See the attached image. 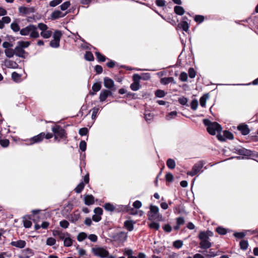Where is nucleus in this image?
Listing matches in <instances>:
<instances>
[{"mask_svg":"<svg viewBox=\"0 0 258 258\" xmlns=\"http://www.w3.org/2000/svg\"><path fill=\"white\" fill-rule=\"evenodd\" d=\"M124 227L130 231H131L134 229V223L132 221L127 220L124 222Z\"/></svg>","mask_w":258,"mask_h":258,"instance_id":"393cba45","label":"nucleus"},{"mask_svg":"<svg viewBox=\"0 0 258 258\" xmlns=\"http://www.w3.org/2000/svg\"><path fill=\"white\" fill-rule=\"evenodd\" d=\"M104 208L107 211L113 212L115 210V207L113 204L110 203H106L104 205Z\"/></svg>","mask_w":258,"mask_h":258,"instance_id":"bb28decb","label":"nucleus"},{"mask_svg":"<svg viewBox=\"0 0 258 258\" xmlns=\"http://www.w3.org/2000/svg\"><path fill=\"white\" fill-rule=\"evenodd\" d=\"M155 95L157 97L162 98L165 96L166 93L163 90H157L156 91Z\"/></svg>","mask_w":258,"mask_h":258,"instance_id":"37998d69","label":"nucleus"},{"mask_svg":"<svg viewBox=\"0 0 258 258\" xmlns=\"http://www.w3.org/2000/svg\"><path fill=\"white\" fill-rule=\"evenodd\" d=\"M40 35L43 38L47 39L51 37L52 35V31L46 30L43 32H41Z\"/></svg>","mask_w":258,"mask_h":258,"instance_id":"7c9ffc66","label":"nucleus"},{"mask_svg":"<svg viewBox=\"0 0 258 258\" xmlns=\"http://www.w3.org/2000/svg\"><path fill=\"white\" fill-rule=\"evenodd\" d=\"M37 27V28H39L41 31V32H43L48 29L47 26L42 23H39Z\"/></svg>","mask_w":258,"mask_h":258,"instance_id":"864d4df0","label":"nucleus"},{"mask_svg":"<svg viewBox=\"0 0 258 258\" xmlns=\"http://www.w3.org/2000/svg\"><path fill=\"white\" fill-rule=\"evenodd\" d=\"M15 65H17V63L9 59L5 60V66L8 68H13Z\"/></svg>","mask_w":258,"mask_h":258,"instance_id":"72a5a7b5","label":"nucleus"},{"mask_svg":"<svg viewBox=\"0 0 258 258\" xmlns=\"http://www.w3.org/2000/svg\"><path fill=\"white\" fill-rule=\"evenodd\" d=\"M52 234L54 236H57L60 240H63L65 238L66 235L68 236L70 235V234L68 233H62L59 230L53 231Z\"/></svg>","mask_w":258,"mask_h":258,"instance_id":"a211bd4d","label":"nucleus"},{"mask_svg":"<svg viewBox=\"0 0 258 258\" xmlns=\"http://www.w3.org/2000/svg\"><path fill=\"white\" fill-rule=\"evenodd\" d=\"M88 129L87 127H83L79 130V134L81 136H86L88 133Z\"/></svg>","mask_w":258,"mask_h":258,"instance_id":"6e6d98bb","label":"nucleus"},{"mask_svg":"<svg viewBox=\"0 0 258 258\" xmlns=\"http://www.w3.org/2000/svg\"><path fill=\"white\" fill-rule=\"evenodd\" d=\"M49 44L52 48H58L59 46V41L53 39L50 42Z\"/></svg>","mask_w":258,"mask_h":258,"instance_id":"8fccbe9b","label":"nucleus"},{"mask_svg":"<svg viewBox=\"0 0 258 258\" xmlns=\"http://www.w3.org/2000/svg\"><path fill=\"white\" fill-rule=\"evenodd\" d=\"M56 240L52 237L48 238L46 240V244L49 246H52L55 244Z\"/></svg>","mask_w":258,"mask_h":258,"instance_id":"4d7b16f0","label":"nucleus"},{"mask_svg":"<svg viewBox=\"0 0 258 258\" xmlns=\"http://www.w3.org/2000/svg\"><path fill=\"white\" fill-rule=\"evenodd\" d=\"M183 245V242L181 240H176L173 242V246L177 248H180Z\"/></svg>","mask_w":258,"mask_h":258,"instance_id":"e2e57ef3","label":"nucleus"},{"mask_svg":"<svg viewBox=\"0 0 258 258\" xmlns=\"http://www.w3.org/2000/svg\"><path fill=\"white\" fill-rule=\"evenodd\" d=\"M174 12L176 15L179 16L183 15L185 13L183 8L179 6H176L174 7Z\"/></svg>","mask_w":258,"mask_h":258,"instance_id":"412c9836","label":"nucleus"},{"mask_svg":"<svg viewBox=\"0 0 258 258\" xmlns=\"http://www.w3.org/2000/svg\"><path fill=\"white\" fill-rule=\"evenodd\" d=\"M203 123L207 126L208 132L211 135H215L216 133L220 134L222 131L221 125L216 122H212L208 119H204Z\"/></svg>","mask_w":258,"mask_h":258,"instance_id":"f03ea898","label":"nucleus"},{"mask_svg":"<svg viewBox=\"0 0 258 258\" xmlns=\"http://www.w3.org/2000/svg\"><path fill=\"white\" fill-rule=\"evenodd\" d=\"M23 253L25 255H30V257L31 256H32L34 254V253H33L32 250L29 248H27V249L23 250Z\"/></svg>","mask_w":258,"mask_h":258,"instance_id":"0e129e2a","label":"nucleus"},{"mask_svg":"<svg viewBox=\"0 0 258 258\" xmlns=\"http://www.w3.org/2000/svg\"><path fill=\"white\" fill-rule=\"evenodd\" d=\"M21 75L16 72H13L12 74V78L14 81L19 82L20 81Z\"/></svg>","mask_w":258,"mask_h":258,"instance_id":"473e14b6","label":"nucleus"},{"mask_svg":"<svg viewBox=\"0 0 258 258\" xmlns=\"http://www.w3.org/2000/svg\"><path fill=\"white\" fill-rule=\"evenodd\" d=\"M248 246V243L247 240H242L240 242V246L241 249L246 250Z\"/></svg>","mask_w":258,"mask_h":258,"instance_id":"de8ad7c7","label":"nucleus"},{"mask_svg":"<svg viewBox=\"0 0 258 258\" xmlns=\"http://www.w3.org/2000/svg\"><path fill=\"white\" fill-rule=\"evenodd\" d=\"M107 97H108L107 94L105 90H103L101 91L100 93V96H99L100 101H101V102L104 101Z\"/></svg>","mask_w":258,"mask_h":258,"instance_id":"2f4dec72","label":"nucleus"},{"mask_svg":"<svg viewBox=\"0 0 258 258\" xmlns=\"http://www.w3.org/2000/svg\"><path fill=\"white\" fill-rule=\"evenodd\" d=\"M52 131L54 134L55 140H57L58 138L64 139L67 137L65 130L59 125L53 126L52 127Z\"/></svg>","mask_w":258,"mask_h":258,"instance_id":"39448f33","label":"nucleus"},{"mask_svg":"<svg viewBox=\"0 0 258 258\" xmlns=\"http://www.w3.org/2000/svg\"><path fill=\"white\" fill-rule=\"evenodd\" d=\"M199 238L201 240H209V238L205 231H201L199 234Z\"/></svg>","mask_w":258,"mask_h":258,"instance_id":"c03bdc74","label":"nucleus"},{"mask_svg":"<svg viewBox=\"0 0 258 258\" xmlns=\"http://www.w3.org/2000/svg\"><path fill=\"white\" fill-rule=\"evenodd\" d=\"M160 82L162 84L166 85L169 83H172L173 84H176V82L173 77H164L161 79Z\"/></svg>","mask_w":258,"mask_h":258,"instance_id":"4468645a","label":"nucleus"},{"mask_svg":"<svg viewBox=\"0 0 258 258\" xmlns=\"http://www.w3.org/2000/svg\"><path fill=\"white\" fill-rule=\"evenodd\" d=\"M59 225L63 228H67L69 226V223L68 221L63 220L59 222Z\"/></svg>","mask_w":258,"mask_h":258,"instance_id":"338daca9","label":"nucleus"},{"mask_svg":"<svg viewBox=\"0 0 258 258\" xmlns=\"http://www.w3.org/2000/svg\"><path fill=\"white\" fill-rule=\"evenodd\" d=\"M86 147H87V144H86V142L85 141H81L79 144L80 149L82 151L85 152V150H86Z\"/></svg>","mask_w":258,"mask_h":258,"instance_id":"5fc2aeb1","label":"nucleus"},{"mask_svg":"<svg viewBox=\"0 0 258 258\" xmlns=\"http://www.w3.org/2000/svg\"><path fill=\"white\" fill-rule=\"evenodd\" d=\"M15 54L20 57L24 58L25 51L17 45L14 49Z\"/></svg>","mask_w":258,"mask_h":258,"instance_id":"2eb2a0df","label":"nucleus"},{"mask_svg":"<svg viewBox=\"0 0 258 258\" xmlns=\"http://www.w3.org/2000/svg\"><path fill=\"white\" fill-rule=\"evenodd\" d=\"M154 117V114L152 113H145L144 114V118L146 121L150 123L153 120Z\"/></svg>","mask_w":258,"mask_h":258,"instance_id":"5701e85b","label":"nucleus"},{"mask_svg":"<svg viewBox=\"0 0 258 258\" xmlns=\"http://www.w3.org/2000/svg\"><path fill=\"white\" fill-rule=\"evenodd\" d=\"M5 53L6 55L9 58L13 57L15 54L14 50L12 48L6 49L5 50Z\"/></svg>","mask_w":258,"mask_h":258,"instance_id":"f704fd0d","label":"nucleus"},{"mask_svg":"<svg viewBox=\"0 0 258 258\" xmlns=\"http://www.w3.org/2000/svg\"><path fill=\"white\" fill-rule=\"evenodd\" d=\"M84 201L86 205H91L94 203V198L92 195H87L84 197Z\"/></svg>","mask_w":258,"mask_h":258,"instance_id":"6ab92c4d","label":"nucleus"},{"mask_svg":"<svg viewBox=\"0 0 258 258\" xmlns=\"http://www.w3.org/2000/svg\"><path fill=\"white\" fill-rule=\"evenodd\" d=\"M177 113L176 111H173L170 112L166 116L167 120H171L172 118H174L177 115Z\"/></svg>","mask_w":258,"mask_h":258,"instance_id":"3c124183","label":"nucleus"},{"mask_svg":"<svg viewBox=\"0 0 258 258\" xmlns=\"http://www.w3.org/2000/svg\"><path fill=\"white\" fill-rule=\"evenodd\" d=\"M67 14V12L63 13L59 10H55L52 13L51 17L52 20H55L59 18H62L64 17Z\"/></svg>","mask_w":258,"mask_h":258,"instance_id":"9d476101","label":"nucleus"},{"mask_svg":"<svg viewBox=\"0 0 258 258\" xmlns=\"http://www.w3.org/2000/svg\"><path fill=\"white\" fill-rule=\"evenodd\" d=\"M87 237V235L85 232H80L77 236V240L79 241H82Z\"/></svg>","mask_w":258,"mask_h":258,"instance_id":"09e8293b","label":"nucleus"},{"mask_svg":"<svg viewBox=\"0 0 258 258\" xmlns=\"http://www.w3.org/2000/svg\"><path fill=\"white\" fill-rule=\"evenodd\" d=\"M23 223H24V226L25 228H30L32 226V222L27 219L26 216H24L23 218Z\"/></svg>","mask_w":258,"mask_h":258,"instance_id":"ea45409f","label":"nucleus"},{"mask_svg":"<svg viewBox=\"0 0 258 258\" xmlns=\"http://www.w3.org/2000/svg\"><path fill=\"white\" fill-rule=\"evenodd\" d=\"M209 96L208 94H204L203 96H202L200 99V105L205 107L206 104V100L209 98Z\"/></svg>","mask_w":258,"mask_h":258,"instance_id":"b1692460","label":"nucleus"},{"mask_svg":"<svg viewBox=\"0 0 258 258\" xmlns=\"http://www.w3.org/2000/svg\"><path fill=\"white\" fill-rule=\"evenodd\" d=\"M205 164L206 162L204 160L198 161L194 164L191 170L187 171L186 174L191 177L199 176L206 169Z\"/></svg>","mask_w":258,"mask_h":258,"instance_id":"f257e3e1","label":"nucleus"},{"mask_svg":"<svg viewBox=\"0 0 258 258\" xmlns=\"http://www.w3.org/2000/svg\"><path fill=\"white\" fill-rule=\"evenodd\" d=\"M99 109H100L99 107H94L91 110V111L92 112L91 115V118L92 120H95L96 119Z\"/></svg>","mask_w":258,"mask_h":258,"instance_id":"cd10ccee","label":"nucleus"},{"mask_svg":"<svg viewBox=\"0 0 258 258\" xmlns=\"http://www.w3.org/2000/svg\"><path fill=\"white\" fill-rule=\"evenodd\" d=\"M104 85L105 87L111 89L114 86V81L108 77H105L104 79Z\"/></svg>","mask_w":258,"mask_h":258,"instance_id":"dca6fc26","label":"nucleus"},{"mask_svg":"<svg viewBox=\"0 0 258 258\" xmlns=\"http://www.w3.org/2000/svg\"><path fill=\"white\" fill-rule=\"evenodd\" d=\"M71 4L69 1L65 2L60 6V9L62 11H65L70 7Z\"/></svg>","mask_w":258,"mask_h":258,"instance_id":"603ef678","label":"nucleus"},{"mask_svg":"<svg viewBox=\"0 0 258 258\" xmlns=\"http://www.w3.org/2000/svg\"><path fill=\"white\" fill-rule=\"evenodd\" d=\"M166 165L168 168L173 169L175 167L176 163L173 159L169 158L166 161Z\"/></svg>","mask_w":258,"mask_h":258,"instance_id":"4be33fe9","label":"nucleus"},{"mask_svg":"<svg viewBox=\"0 0 258 258\" xmlns=\"http://www.w3.org/2000/svg\"><path fill=\"white\" fill-rule=\"evenodd\" d=\"M85 59L87 61H93L94 59L92 53L89 51H86L85 54Z\"/></svg>","mask_w":258,"mask_h":258,"instance_id":"c756f323","label":"nucleus"},{"mask_svg":"<svg viewBox=\"0 0 258 258\" xmlns=\"http://www.w3.org/2000/svg\"><path fill=\"white\" fill-rule=\"evenodd\" d=\"M237 154L244 156H250L252 155V151L244 148H238L236 150Z\"/></svg>","mask_w":258,"mask_h":258,"instance_id":"1a4fd4ad","label":"nucleus"},{"mask_svg":"<svg viewBox=\"0 0 258 258\" xmlns=\"http://www.w3.org/2000/svg\"><path fill=\"white\" fill-rule=\"evenodd\" d=\"M91 251L94 255L101 258H106L109 255L108 251L101 247H93Z\"/></svg>","mask_w":258,"mask_h":258,"instance_id":"423d86ee","label":"nucleus"},{"mask_svg":"<svg viewBox=\"0 0 258 258\" xmlns=\"http://www.w3.org/2000/svg\"><path fill=\"white\" fill-rule=\"evenodd\" d=\"M84 188V183L83 182L80 183L75 188V191L77 193H80Z\"/></svg>","mask_w":258,"mask_h":258,"instance_id":"49530a36","label":"nucleus"},{"mask_svg":"<svg viewBox=\"0 0 258 258\" xmlns=\"http://www.w3.org/2000/svg\"><path fill=\"white\" fill-rule=\"evenodd\" d=\"M10 144V142L7 139L2 140L0 141V144L3 147H7Z\"/></svg>","mask_w":258,"mask_h":258,"instance_id":"774afa93","label":"nucleus"},{"mask_svg":"<svg viewBox=\"0 0 258 258\" xmlns=\"http://www.w3.org/2000/svg\"><path fill=\"white\" fill-rule=\"evenodd\" d=\"M18 45L21 47L22 49L27 48L30 44L29 41H18L17 42Z\"/></svg>","mask_w":258,"mask_h":258,"instance_id":"e433bc0d","label":"nucleus"},{"mask_svg":"<svg viewBox=\"0 0 258 258\" xmlns=\"http://www.w3.org/2000/svg\"><path fill=\"white\" fill-rule=\"evenodd\" d=\"M19 12L22 14H30L34 12L33 8H28L25 7H21L19 8Z\"/></svg>","mask_w":258,"mask_h":258,"instance_id":"9b49d317","label":"nucleus"},{"mask_svg":"<svg viewBox=\"0 0 258 258\" xmlns=\"http://www.w3.org/2000/svg\"><path fill=\"white\" fill-rule=\"evenodd\" d=\"M194 20L197 22L201 23L204 21V17L202 15H196L195 17Z\"/></svg>","mask_w":258,"mask_h":258,"instance_id":"69168bd1","label":"nucleus"},{"mask_svg":"<svg viewBox=\"0 0 258 258\" xmlns=\"http://www.w3.org/2000/svg\"><path fill=\"white\" fill-rule=\"evenodd\" d=\"M216 231L221 235H225L227 233V230L226 229L221 227H218L216 228Z\"/></svg>","mask_w":258,"mask_h":258,"instance_id":"bf43d9fd","label":"nucleus"},{"mask_svg":"<svg viewBox=\"0 0 258 258\" xmlns=\"http://www.w3.org/2000/svg\"><path fill=\"white\" fill-rule=\"evenodd\" d=\"M80 218V213L75 212L73 215L71 216L70 221L72 223H76Z\"/></svg>","mask_w":258,"mask_h":258,"instance_id":"a878e982","label":"nucleus"},{"mask_svg":"<svg viewBox=\"0 0 258 258\" xmlns=\"http://www.w3.org/2000/svg\"><path fill=\"white\" fill-rule=\"evenodd\" d=\"M44 136L45 133H41L39 135L34 136L33 137L30 138L29 140H28L29 142H30V143H28V144L31 145L35 143H40L43 140V139L44 138Z\"/></svg>","mask_w":258,"mask_h":258,"instance_id":"0eeeda50","label":"nucleus"},{"mask_svg":"<svg viewBox=\"0 0 258 258\" xmlns=\"http://www.w3.org/2000/svg\"><path fill=\"white\" fill-rule=\"evenodd\" d=\"M237 128L243 135H247L250 132V130L246 124H240L237 126Z\"/></svg>","mask_w":258,"mask_h":258,"instance_id":"ddd939ff","label":"nucleus"},{"mask_svg":"<svg viewBox=\"0 0 258 258\" xmlns=\"http://www.w3.org/2000/svg\"><path fill=\"white\" fill-rule=\"evenodd\" d=\"M198 106V102L196 99L193 100L190 103V107L194 110H196Z\"/></svg>","mask_w":258,"mask_h":258,"instance_id":"052dcab7","label":"nucleus"},{"mask_svg":"<svg viewBox=\"0 0 258 258\" xmlns=\"http://www.w3.org/2000/svg\"><path fill=\"white\" fill-rule=\"evenodd\" d=\"M10 244L12 246H15L19 248H23L26 246V242L24 240H19L17 241H12Z\"/></svg>","mask_w":258,"mask_h":258,"instance_id":"f8f14e48","label":"nucleus"},{"mask_svg":"<svg viewBox=\"0 0 258 258\" xmlns=\"http://www.w3.org/2000/svg\"><path fill=\"white\" fill-rule=\"evenodd\" d=\"M62 2V0H53L49 3V6L51 7H54Z\"/></svg>","mask_w":258,"mask_h":258,"instance_id":"680f3d73","label":"nucleus"},{"mask_svg":"<svg viewBox=\"0 0 258 258\" xmlns=\"http://www.w3.org/2000/svg\"><path fill=\"white\" fill-rule=\"evenodd\" d=\"M95 55L96 56L97 59L99 61L104 62L106 60V59H109V58H106L105 56L103 55L99 52H96Z\"/></svg>","mask_w":258,"mask_h":258,"instance_id":"c85d7f7f","label":"nucleus"},{"mask_svg":"<svg viewBox=\"0 0 258 258\" xmlns=\"http://www.w3.org/2000/svg\"><path fill=\"white\" fill-rule=\"evenodd\" d=\"M131 89L134 91H136L140 89V85L139 82H134L131 85Z\"/></svg>","mask_w":258,"mask_h":258,"instance_id":"a18cd8bd","label":"nucleus"},{"mask_svg":"<svg viewBox=\"0 0 258 258\" xmlns=\"http://www.w3.org/2000/svg\"><path fill=\"white\" fill-rule=\"evenodd\" d=\"M200 247L203 249H207L212 246V243L209 240H201Z\"/></svg>","mask_w":258,"mask_h":258,"instance_id":"aec40b11","label":"nucleus"},{"mask_svg":"<svg viewBox=\"0 0 258 258\" xmlns=\"http://www.w3.org/2000/svg\"><path fill=\"white\" fill-rule=\"evenodd\" d=\"M150 211L148 213L149 219L150 220H162V215L159 213V208L156 206L151 205L150 208Z\"/></svg>","mask_w":258,"mask_h":258,"instance_id":"20e7f679","label":"nucleus"},{"mask_svg":"<svg viewBox=\"0 0 258 258\" xmlns=\"http://www.w3.org/2000/svg\"><path fill=\"white\" fill-rule=\"evenodd\" d=\"M73 244V240L70 237H66L63 239V244L64 246L69 247Z\"/></svg>","mask_w":258,"mask_h":258,"instance_id":"c9c22d12","label":"nucleus"},{"mask_svg":"<svg viewBox=\"0 0 258 258\" xmlns=\"http://www.w3.org/2000/svg\"><path fill=\"white\" fill-rule=\"evenodd\" d=\"M62 36V33L60 31L56 30L53 35V38L54 40H57L60 41V38Z\"/></svg>","mask_w":258,"mask_h":258,"instance_id":"58836bf2","label":"nucleus"},{"mask_svg":"<svg viewBox=\"0 0 258 258\" xmlns=\"http://www.w3.org/2000/svg\"><path fill=\"white\" fill-rule=\"evenodd\" d=\"M179 79L182 82H186L187 80V74L185 72H182L180 74Z\"/></svg>","mask_w":258,"mask_h":258,"instance_id":"13d9d810","label":"nucleus"},{"mask_svg":"<svg viewBox=\"0 0 258 258\" xmlns=\"http://www.w3.org/2000/svg\"><path fill=\"white\" fill-rule=\"evenodd\" d=\"M178 27L179 28L182 29L183 31L187 32L189 30V24L188 23L184 20L181 21L178 24Z\"/></svg>","mask_w":258,"mask_h":258,"instance_id":"f3484780","label":"nucleus"},{"mask_svg":"<svg viewBox=\"0 0 258 258\" xmlns=\"http://www.w3.org/2000/svg\"><path fill=\"white\" fill-rule=\"evenodd\" d=\"M11 28L15 32L20 31V27L17 22H13L11 24Z\"/></svg>","mask_w":258,"mask_h":258,"instance_id":"4c0bfd02","label":"nucleus"},{"mask_svg":"<svg viewBox=\"0 0 258 258\" xmlns=\"http://www.w3.org/2000/svg\"><path fill=\"white\" fill-rule=\"evenodd\" d=\"M219 140L221 141H224L226 139H233V135L228 131H224L223 132V136L220 134H218L217 136Z\"/></svg>","mask_w":258,"mask_h":258,"instance_id":"6e6552de","label":"nucleus"},{"mask_svg":"<svg viewBox=\"0 0 258 258\" xmlns=\"http://www.w3.org/2000/svg\"><path fill=\"white\" fill-rule=\"evenodd\" d=\"M203 253L206 255L207 258H211L217 255V254L212 251L211 249H210L208 252L207 251H204Z\"/></svg>","mask_w":258,"mask_h":258,"instance_id":"a19ab883","label":"nucleus"},{"mask_svg":"<svg viewBox=\"0 0 258 258\" xmlns=\"http://www.w3.org/2000/svg\"><path fill=\"white\" fill-rule=\"evenodd\" d=\"M101 83L100 82H98V83H94L93 85L92 89V90L94 92H97L99 91L101 89Z\"/></svg>","mask_w":258,"mask_h":258,"instance_id":"79ce46f5","label":"nucleus"},{"mask_svg":"<svg viewBox=\"0 0 258 258\" xmlns=\"http://www.w3.org/2000/svg\"><path fill=\"white\" fill-rule=\"evenodd\" d=\"M20 34L23 36L29 35L30 38H37L39 34L36 26L30 24L20 30Z\"/></svg>","mask_w":258,"mask_h":258,"instance_id":"7ed1b4c3","label":"nucleus"}]
</instances>
